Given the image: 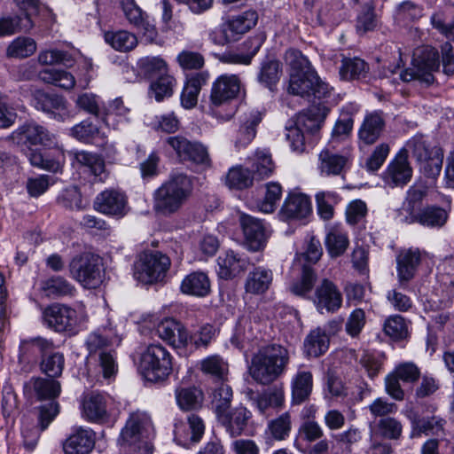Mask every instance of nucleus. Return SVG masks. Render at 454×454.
Returning a JSON list of instances; mask_svg holds the SVG:
<instances>
[{
	"label": "nucleus",
	"instance_id": "49",
	"mask_svg": "<svg viewBox=\"0 0 454 454\" xmlns=\"http://www.w3.org/2000/svg\"><path fill=\"white\" fill-rule=\"evenodd\" d=\"M97 363L98 372L100 373L104 379H114L118 372V364L116 357L112 350L100 351L94 358H90Z\"/></svg>",
	"mask_w": 454,
	"mask_h": 454
},
{
	"label": "nucleus",
	"instance_id": "17",
	"mask_svg": "<svg viewBox=\"0 0 454 454\" xmlns=\"http://www.w3.org/2000/svg\"><path fill=\"white\" fill-rule=\"evenodd\" d=\"M411 176L412 168L407 160V155L400 153L383 173V181L390 187L403 186L410 182Z\"/></svg>",
	"mask_w": 454,
	"mask_h": 454
},
{
	"label": "nucleus",
	"instance_id": "44",
	"mask_svg": "<svg viewBox=\"0 0 454 454\" xmlns=\"http://www.w3.org/2000/svg\"><path fill=\"white\" fill-rule=\"evenodd\" d=\"M105 40L114 50L121 52L129 51L137 44V36L126 30L106 32L105 34Z\"/></svg>",
	"mask_w": 454,
	"mask_h": 454
},
{
	"label": "nucleus",
	"instance_id": "48",
	"mask_svg": "<svg viewBox=\"0 0 454 454\" xmlns=\"http://www.w3.org/2000/svg\"><path fill=\"white\" fill-rule=\"evenodd\" d=\"M317 275L314 270L304 265L302 268L301 277L291 286V292L298 296L307 299L312 298L311 291L315 286Z\"/></svg>",
	"mask_w": 454,
	"mask_h": 454
},
{
	"label": "nucleus",
	"instance_id": "33",
	"mask_svg": "<svg viewBox=\"0 0 454 454\" xmlns=\"http://www.w3.org/2000/svg\"><path fill=\"white\" fill-rule=\"evenodd\" d=\"M258 21V14L254 10H247L241 13L231 16L225 24L236 40L252 29Z\"/></svg>",
	"mask_w": 454,
	"mask_h": 454
},
{
	"label": "nucleus",
	"instance_id": "43",
	"mask_svg": "<svg viewBox=\"0 0 454 454\" xmlns=\"http://www.w3.org/2000/svg\"><path fill=\"white\" fill-rule=\"evenodd\" d=\"M285 402V393L282 387H274L259 395L255 405L261 414H265L269 408H280Z\"/></svg>",
	"mask_w": 454,
	"mask_h": 454
},
{
	"label": "nucleus",
	"instance_id": "37",
	"mask_svg": "<svg viewBox=\"0 0 454 454\" xmlns=\"http://www.w3.org/2000/svg\"><path fill=\"white\" fill-rule=\"evenodd\" d=\"M25 387L33 390L40 400L55 399L61 391V386L58 380L43 378H32L26 383Z\"/></svg>",
	"mask_w": 454,
	"mask_h": 454
},
{
	"label": "nucleus",
	"instance_id": "57",
	"mask_svg": "<svg viewBox=\"0 0 454 454\" xmlns=\"http://www.w3.org/2000/svg\"><path fill=\"white\" fill-rule=\"evenodd\" d=\"M257 338L252 324L248 320H240L236 327L235 333L231 337V343L242 349L249 347Z\"/></svg>",
	"mask_w": 454,
	"mask_h": 454
},
{
	"label": "nucleus",
	"instance_id": "27",
	"mask_svg": "<svg viewBox=\"0 0 454 454\" xmlns=\"http://www.w3.org/2000/svg\"><path fill=\"white\" fill-rule=\"evenodd\" d=\"M385 121L380 113H370L365 115L359 128L358 137L366 145L374 144L383 131Z\"/></svg>",
	"mask_w": 454,
	"mask_h": 454
},
{
	"label": "nucleus",
	"instance_id": "63",
	"mask_svg": "<svg viewBox=\"0 0 454 454\" xmlns=\"http://www.w3.org/2000/svg\"><path fill=\"white\" fill-rule=\"evenodd\" d=\"M200 369L206 374L223 380L227 372V364L219 356L213 355L201 360Z\"/></svg>",
	"mask_w": 454,
	"mask_h": 454
},
{
	"label": "nucleus",
	"instance_id": "38",
	"mask_svg": "<svg viewBox=\"0 0 454 454\" xmlns=\"http://www.w3.org/2000/svg\"><path fill=\"white\" fill-rule=\"evenodd\" d=\"M74 158L79 164L95 176L96 180L103 182L107 177L105 162L99 156L82 151L76 153Z\"/></svg>",
	"mask_w": 454,
	"mask_h": 454
},
{
	"label": "nucleus",
	"instance_id": "26",
	"mask_svg": "<svg viewBox=\"0 0 454 454\" xmlns=\"http://www.w3.org/2000/svg\"><path fill=\"white\" fill-rule=\"evenodd\" d=\"M180 291L184 294L205 297L210 292V280L203 271L191 272L183 278Z\"/></svg>",
	"mask_w": 454,
	"mask_h": 454
},
{
	"label": "nucleus",
	"instance_id": "28",
	"mask_svg": "<svg viewBox=\"0 0 454 454\" xmlns=\"http://www.w3.org/2000/svg\"><path fill=\"white\" fill-rule=\"evenodd\" d=\"M313 387L310 371L300 368L291 380L292 401L300 404L309 398Z\"/></svg>",
	"mask_w": 454,
	"mask_h": 454
},
{
	"label": "nucleus",
	"instance_id": "29",
	"mask_svg": "<svg viewBox=\"0 0 454 454\" xmlns=\"http://www.w3.org/2000/svg\"><path fill=\"white\" fill-rule=\"evenodd\" d=\"M262 119V113L258 110H250L244 114L236 139V146L245 147L252 142L256 135V127Z\"/></svg>",
	"mask_w": 454,
	"mask_h": 454
},
{
	"label": "nucleus",
	"instance_id": "3",
	"mask_svg": "<svg viewBox=\"0 0 454 454\" xmlns=\"http://www.w3.org/2000/svg\"><path fill=\"white\" fill-rule=\"evenodd\" d=\"M395 69H388L390 76L386 73L385 78L387 82H396L401 80L404 82H409L414 80H419L427 84L434 82L433 73L439 68L437 51L433 48H424L418 50L414 53L412 59V67L401 71L395 77Z\"/></svg>",
	"mask_w": 454,
	"mask_h": 454
},
{
	"label": "nucleus",
	"instance_id": "53",
	"mask_svg": "<svg viewBox=\"0 0 454 454\" xmlns=\"http://www.w3.org/2000/svg\"><path fill=\"white\" fill-rule=\"evenodd\" d=\"M385 356L380 352L364 351L359 364L370 379H374L382 370Z\"/></svg>",
	"mask_w": 454,
	"mask_h": 454
},
{
	"label": "nucleus",
	"instance_id": "45",
	"mask_svg": "<svg viewBox=\"0 0 454 454\" xmlns=\"http://www.w3.org/2000/svg\"><path fill=\"white\" fill-rule=\"evenodd\" d=\"M315 70H307L300 73H291L288 92L301 97L310 95L312 88V74Z\"/></svg>",
	"mask_w": 454,
	"mask_h": 454
},
{
	"label": "nucleus",
	"instance_id": "32",
	"mask_svg": "<svg viewBox=\"0 0 454 454\" xmlns=\"http://www.w3.org/2000/svg\"><path fill=\"white\" fill-rule=\"evenodd\" d=\"M330 338L322 327L309 332L304 340V353L307 356L317 357L325 354L329 348Z\"/></svg>",
	"mask_w": 454,
	"mask_h": 454
},
{
	"label": "nucleus",
	"instance_id": "6",
	"mask_svg": "<svg viewBox=\"0 0 454 454\" xmlns=\"http://www.w3.org/2000/svg\"><path fill=\"white\" fill-rule=\"evenodd\" d=\"M69 271L71 277L85 288H97L103 282L102 259L91 253L73 258L69 263Z\"/></svg>",
	"mask_w": 454,
	"mask_h": 454
},
{
	"label": "nucleus",
	"instance_id": "9",
	"mask_svg": "<svg viewBox=\"0 0 454 454\" xmlns=\"http://www.w3.org/2000/svg\"><path fill=\"white\" fill-rule=\"evenodd\" d=\"M241 82L238 75L224 74L212 83L209 103L210 108L226 105L236 98L240 91Z\"/></svg>",
	"mask_w": 454,
	"mask_h": 454
},
{
	"label": "nucleus",
	"instance_id": "4",
	"mask_svg": "<svg viewBox=\"0 0 454 454\" xmlns=\"http://www.w3.org/2000/svg\"><path fill=\"white\" fill-rule=\"evenodd\" d=\"M172 356L160 344H151L141 354L138 371L152 382L166 380L172 372Z\"/></svg>",
	"mask_w": 454,
	"mask_h": 454
},
{
	"label": "nucleus",
	"instance_id": "15",
	"mask_svg": "<svg viewBox=\"0 0 454 454\" xmlns=\"http://www.w3.org/2000/svg\"><path fill=\"white\" fill-rule=\"evenodd\" d=\"M33 104L37 110L46 113L58 121H63L68 117L65 99L56 94L35 90L33 94Z\"/></svg>",
	"mask_w": 454,
	"mask_h": 454
},
{
	"label": "nucleus",
	"instance_id": "50",
	"mask_svg": "<svg viewBox=\"0 0 454 454\" xmlns=\"http://www.w3.org/2000/svg\"><path fill=\"white\" fill-rule=\"evenodd\" d=\"M282 186L277 182H270L265 184V195L262 200L257 204L258 209L265 214L274 212L282 197Z\"/></svg>",
	"mask_w": 454,
	"mask_h": 454
},
{
	"label": "nucleus",
	"instance_id": "10",
	"mask_svg": "<svg viewBox=\"0 0 454 454\" xmlns=\"http://www.w3.org/2000/svg\"><path fill=\"white\" fill-rule=\"evenodd\" d=\"M43 319L46 325L56 332L74 333L78 325L76 311L61 304H53L45 309Z\"/></svg>",
	"mask_w": 454,
	"mask_h": 454
},
{
	"label": "nucleus",
	"instance_id": "18",
	"mask_svg": "<svg viewBox=\"0 0 454 454\" xmlns=\"http://www.w3.org/2000/svg\"><path fill=\"white\" fill-rule=\"evenodd\" d=\"M95 446V434L88 427H76L63 443L66 454H88Z\"/></svg>",
	"mask_w": 454,
	"mask_h": 454
},
{
	"label": "nucleus",
	"instance_id": "42",
	"mask_svg": "<svg viewBox=\"0 0 454 454\" xmlns=\"http://www.w3.org/2000/svg\"><path fill=\"white\" fill-rule=\"evenodd\" d=\"M175 396L177 405L184 411L196 410L203 402L202 391L195 387L177 388Z\"/></svg>",
	"mask_w": 454,
	"mask_h": 454
},
{
	"label": "nucleus",
	"instance_id": "46",
	"mask_svg": "<svg viewBox=\"0 0 454 454\" xmlns=\"http://www.w3.org/2000/svg\"><path fill=\"white\" fill-rule=\"evenodd\" d=\"M254 175L241 166L231 168L226 176V185L231 189L243 190L253 184Z\"/></svg>",
	"mask_w": 454,
	"mask_h": 454
},
{
	"label": "nucleus",
	"instance_id": "35",
	"mask_svg": "<svg viewBox=\"0 0 454 454\" xmlns=\"http://www.w3.org/2000/svg\"><path fill=\"white\" fill-rule=\"evenodd\" d=\"M17 133L20 140L30 145H50L52 144V137L41 125L29 122L20 127Z\"/></svg>",
	"mask_w": 454,
	"mask_h": 454
},
{
	"label": "nucleus",
	"instance_id": "58",
	"mask_svg": "<svg viewBox=\"0 0 454 454\" xmlns=\"http://www.w3.org/2000/svg\"><path fill=\"white\" fill-rule=\"evenodd\" d=\"M65 367V356L61 352H52L44 356L41 362V369L50 378H59Z\"/></svg>",
	"mask_w": 454,
	"mask_h": 454
},
{
	"label": "nucleus",
	"instance_id": "34",
	"mask_svg": "<svg viewBox=\"0 0 454 454\" xmlns=\"http://www.w3.org/2000/svg\"><path fill=\"white\" fill-rule=\"evenodd\" d=\"M71 134L74 137L84 143H103L107 137L106 129L98 127L88 120L74 126Z\"/></svg>",
	"mask_w": 454,
	"mask_h": 454
},
{
	"label": "nucleus",
	"instance_id": "11",
	"mask_svg": "<svg viewBox=\"0 0 454 454\" xmlns=\"http://www.w3.org/2000/svg\"><path fill=\"white\" fill-rule=\"evenodd\" d=\"M311 301L320 313H334L342 305V294L333 282L325 278L316 287Z\"/></svg>",
	"mask_w": 454,
	"mask_h": 454
},
{
	"label": "nucleus",
	"instance_id": "1",
	"mask_svg": "<svg viewBox=\"0 0 454 454\" xmlns=\"http://www.w3.org/2000/svg\"><path fill=\"white\" fill-rule=\"evenodd\" d=\"M192 182L184 173H173L153 194V208L160 215L177 213L192 192Z\"/></svg>",
	"mask_w": 454,
	"mask_h": 454
},
{
	"label": "nucleus",
	"instance_id": "13",
	"mask_svg": "<svg viewBox=\"0 0 454 454\" xmlns=\"http://www.w3.org/2000/svg\"><path fill=\"white\" fill-rule=\"evenodd\" d=\"M127 197L119 190L106 189L97 195L94 208L104 215L121 217L127 213Z\"/></svg>",
	"mask_w": 454,
	"mask_h": 454
},
{
	"label": "nucleus",
	"instance_id": "19",
	"mask_svg": "<svg viewBox=\"0 0 454 454\" xmlns=\"http://www.w3.org/2000/svg\"><path fill=\"white\" fill-rule=\"evenodd\" d=\"M420 260L421 254L418 248L400 251L396 256V270L400 286H405L413 278Z\"/></svg>",
	"mask_w": 454,
	"mask_h": 454
},
{
	"label": "nucleus",
	"instance_id": "7",
	"mask_svg": "<svg viewBox=\"0 0 454 454\" xmlns=\"http://www.w3.org/2000/svg\"><path fill=\"white\" fill-rule=\"evenodd\" d=\"M170 267V259L160 252H145L135 264V278L142 283L153 284L162 280Z\"/></svg>",
	"mask_w": 454,
	"mask_h": 454
},
{
	"label": "nucleus",
	"instance_id": "21",
	"mask_svg": "<svg viewBox=\"0 0 454 454\" xmlns=\"http://www.w3.org/2000/svg\"><path fill=\"white\" fill-rule=\"evenodd\" d=\"M217 265L219 277L231 279L246 270L248 261L233 250H227L218 256Z\"/></svg>",
	"mask_w": 454,
	"mask_h": 454
},
{
	"label": "nucleus",
	"instance_id": "20",
	"mask_svg": "<svg viewBox=\"0 0 454 454\" xmlns=\"http://www.w3.org/2000/svg\"><path fill=\"white\" fill-rule=\"evenodd\" d=\"M250 416V411L243 406L236 407L231 411L228 409L216 415L219 422L231 437L239 436L243 433Z\"/></svg>",
	"mask_w": 454,
	"mask_h": 454
},
{
	"label": "nucleus",
	"instance_id": "54",
	"mask_svg": "<svg viewBox=\"0 0 454 454\" xmlns=\"http://www.w3.org/2000/svg\"><path fill=\"white\" fill-rule=\"evenodd\" d=\"M448 219V213L439 207H427L419 212V223L425 227H442Z\"/></svg>",
	"mask_w": 454,
	"mask_h": 454
},
{
	"label": "nucleus",
	"instance_id": "8",
	"mask_svg": "<svg viewBox=\"0 0 454 454\" xmlns=\"http://www.w3.org/2000/svg\"><path fill=\"white\" fill-rule=\"evenodd\" d=\"M404 150L417 160L427 176H439L442 166V153L439 148H429L422 137H414L407 142Z\"/></svg>",
	"mask_w": 454,
	"mask_h": 454
},
{
	"label": "nucleus",
	"instance_id": "36",
	"mask_svg": "<svg viewBox=\"0 0 454 454\" xmlns=\"http://www.w3.org/2000/svg\"><path fill=\"white\" fill-rule=\"evenodd\" d=\"M317 211L324 221L331 220L334 215V207L340 200V195L334 191H319L315 194Z\"/></svg>",
	"mask_w": 454,
	"mask_h": 454
},
{
	"label": "nucleus",
	"instance_id": "5",
	"mask_svg": "<svg viewBox=\"0 0 454 454\" xmlns=\"http://www.w3.org/2000/svg\"><path fill=\"white\" fill-rule=\"evenodd\" d=\"M153 433L150 416L141 411L131 412L122 428L119 442L121 445L135 446L139 451L152 453L148 439Z\"/></svg>",
	"mask_w": 454,
	"mask_h": 454
},
{
	"label": "nucleus",
	"instance_id": "41",
	"mask_svg": "<svg viewBox=\"0 0 454 454\" xmlns=\"http://www.w3.org/2000/svg\"><path fill=\"white\" fill-rule=\"evenodd\" d=\"M39 78L64 90H71L75 85L74 76L63 69L45 68L39 72Z\"/></svg>",
	"mask_w": 454,
	"mask_h": 454
},
{
	"label": "nucleus",
	"instance_id": "25",
	"mask_svg": "<svg viewBox=\"0 0 454 454\" xmlns=\"http://www.w3.org/2000/svg\"><path fill=\"white\" fill-rule=\"evenodd\" d=\"M273 282V272L270 269L257 266L251 270L245 282V290L252 294L266 293Z\"/></svg>",
	"mask_w": 454,
	"mask_h": 454
},
{
	"label": "nucleus",
	"instance_id": "16",
	"mask_svg": "<svg viewBox=\"0 0 454 454\" xmlns=\"http://www.w3.org/2000/svg\"><path fill=\"white\" fill-rule=\"evenodd\" d=\"M312 214L311 200L303 193H290L285 199L279 215L283 220H302Z\"/></svg>",
	"mask_w": 454,
	"mask_h": 454
},
{
	"label": "nucleus",
	"instance_id": "61",
	"mask_svg": "<svg viewBox=\"0 0 454 454\" xmlns=\"http://www.w3.org/2000/svg\"><path fill=\"white\" fill-rule=\"evenodd\" d=\"M411 423L413 429L419 433H423L427 435H439L443 432L445 420L437 416H433L431 418H424L421 419H411Z\"/></svg>",
	"mask_w": 454,
	"mask_h": 454
},
{
	"label": "nucleus",
	"instance_id": "23",
	"mask_svg": "<svg viewBox=\"0 0 454 454\" xmlns=\"http://www.w3.org/2000/svg\"><path fill=\"white\" fill-rule=\"evenodd\" d=\"M121 341V338L111 328L91 333L86 340L90 358L96 357L100 351H107V348L120 345Z\"/></svg>",
	"mask_w": 454,
	"mask_h": 454
},
{
	"label": "nucleus",
	"instance_id": "51",
	"mask_svg": "<svg viewBox=\"0 0 454 454\" xmlns=\"http://www.w3.org/2000/svg\"><path fill=\"white\" fill-rule=\"evenodd\" d=\"M367 64L359 58H345L340 67V75L343 80L360 79L367 72Z\"/></svg>",
	"mask_w": 454,
	"mask_h": 454
},
{
	"label": "nucleus",
	"instance_id": "12",
	"mask_svg": "<svg viewBox=\"0 0 454 454\" xmlns=\"http://www.w3.org/2000/svg\"><path fill=\"white\" fill-rule=\"evenodd\" d=\"M239 224L247 248L254 252L262 250L268 239L263 223L249 215L240 214Z\"/></svg>",
	"mask_w": 454,
	"mask_h": 454
},
{
	"label": "nucleus",
	"instance_id": "52",
	"mask_svg": "<svg viewBox=\"0 0 454 454\" xmlns=\"http://www.w3.org/2000/svg\"><path fill=\"white\" fill-rule=\"evenodd\" d=\"M29 161L35 167L57 173L61 170L65 157L60 150H57V155L54 159L45 158L42 153L33 151L29 154Z\"/></svg>",
	"mask_w": 454,
	"mask_h": 454
},
{
	"label": "nucleus",
	"instance_id": "59",
	"mask_svg": "<svg viewBox=\"0 0 454 454\" xmlns=\"http://www.w3.org/2000/svg\"><path fill=\"white\" fill-rule=\"evenodd\" d=\"M141 72L148 77H159L168 73V67L164 59L159 57H145L138 61Z\"/></svg>",
	"mask_w": 454,
	"mask_h": 454
},
{
	"label": "nucleus",
	"instance_id": "64",
	"mask_svg": "<svg viewBox=\"0 0 454 454\" xmlns=\"http://www.w3.org/2000/svg\"><path fill=\"white\" fill-rule=\"evenodd\" d=\"M377 429L380 436L390 440H397L402 435L403 426L396 419L386 417L378 421Z\"/></svg>",
	"mask_w": 454,
	"mask_h": 454
},
{
	"label": "nucleus",
	"instance_id": "39",
	"mask_svg": "<svg viewBox=\"0 0 454 454\" xmlns=\"http://www.w3.org/2000/svg\"><path fill=\"white\" fill-rule=\"evenodd\" d=\"M325 244L331 257H338L345 253L349 241L345 231L338 227H332L328 230Z\"/></svg>",
	"mask_w": 454,
	"mask_h": 454
},
{
	"label": "nucleus",
	"instance_id": "62",
	"mask_svg": "<svg viewBox=\"0 0 454 454\" xmlns=\"http://www.w3.org/2000/svg\"><path fill=\"white\" fill-rule=\"evenodd\" d=\"M281 73V63L278 60L267 61L262 66L259 81L271 90L278 82Z\"/></svg>",
	"mask_w": 454,
	"mask_h": 454
},
{
	"label": "nucleus",
	"instance_id": "60",
	"mask_svg": "<svg viewBox=\"0 0 454 454\" xmlns=\"http://www.w3.org/2000/svg\"><path fill=\"white\" fill-rule=\"evenodd\" d=\"M275 168L271 155L267 150H258L255 153L253 173L259 178L269 177Z\"/></svg>",
	"mask_w": 454,
	"mask_h": 454
},
{
	"label": "nucleus",
	"instance_id": "14",
	"mask_svg": "<svg viewBox=\"0 0 454 454\" xmlns=\"http://www.w3.org/2000/svg\"><path fill=\"white\" fill-rule=\"evenodd\" d=\"M156 333L159 338L175 348H185L190 340L185 326L172 317L161 320L156 327Z\"/></svg>",
	"mask_w": 454,
	"mask_h": 454
},
{
	"label": "nucleus",
	"instance_id": "2",
	"mask_svg": "<svg viewBox=\"0 0 454 454\" xmlns=\"http://www.w3.org/2000/svg\"><path fill=\"white\" fill-rule=\"evenodd\" d=\"M289 351L278 344L261 348L252 357L249 372L258 383L268 385L278 379L289 364Z\"/></svg>",
	"mask_w": 454,
	"mask_h": 454
},
{
	"label": "nucleus",
	"instance_id": "30",
	"mask_svg": "<svg viewBox=\"0 0 454 454\" xmlns=\"http://www.w3.org/2000/svg\"><path fill=\"white\" fill-rule=\"evenodd\" d=\"M129 113V109L124 106L122 99L117 98L105 108L102 121L106 129H119L121 125L128 122Z\"/></svg>",
	"mask_w": 454,
	"mask_h": 454
},
{
	"label": "nucleus",
	"instance_id": "40",
	"mask_svg": "<svg viewBox=\"0 0 454 454\" xmlns=\"http://www.w3.org/2000/svg\"><path fill=\"white\" fill-rule=\"evenodd\" d=\"M176 86V78L167 73L152 81L149 89V95L152 98H154L157 102H160L173 95Z\"/></svg>",
	"mask_w": 454,
	"mask_h": 454
},
{
	"label": "nucleus",
	"instance_id": "22",
	"mask_svg": "<svg viewBox=\"0 0 454 454\" xmlns=\"http://www.w3.org/2000/svg\"><path fill=\"white\" fill-rule=\"evenodd\" d=\"M301 128L313 130L317 128V121L308 114L301 113L298 115L296 125L286 129V139L289 141L291 150L296 153H301L305 150V137Z\"/></svg>",
	"mask_w": 454,
	"mask_h": 454
},
{
	"label": "nucleus",
	"instance_id": "31",
	"mask_svg": "<svg viewBox=\"0 0 454 454\" xmlns=\"http://www.w3.org/2000/svg\"><path fill=\"white\" fill-rule=\"evenodd\" d=\"M82 416L90 421H98L107 417L106 402L103 395L90 393L82 400Z\"/></svg>",
	"mask_w": 454,
	"mask_h": 454
},
{
	"label": "nucleus",
	"instance_id": "24",
	"mask_svg": "<svg viewBox=\"0 0 454 454\" xmlns=\"http://www.w3.org/2000/svg\"><path fill=\"white\" fill-rule=\"evenodd\" d=\"M348 158L325 148L318 154L317 169L321 176H339L348 164Z\"/></svg>",
	"mask_w": 454,
	"mask_h": 454
},
{
	"label": "nucleus",
	"instance_id": "56",
	"mask_svg": "<svg viewBox=\"0 0 454 454\" xmlns=\"http://www.w3.org/2000/svg\"><path fill=\"white\" fill-rule=\"evenodd\" d=\"M36 51V43L29 37L20 36L14 39L8 46L6 54L11 58H27Z\"/></svg>",
	"mask_w": 454,
	"mask_h": 454
},
{
	"label": "nucleus",
	"instance_id": "47",
	"mask_svg": "<svg viewBox=\"0 0 454 454\" xmlns=\"http://www.w3.org/2000/svg\"><path fill=\"white\" fill-rule=\"evenodd\" d=\"M432 27L449 41H454V13L449 11L434 12L430 19Z\"/></svg>",
	"mask_w": 454,
	"mask_h": 454
},
{
	"label": "nucleus",
	"instance_id": "55",
	"mask_svg": "<svg viewBox=\"0 0 454 454\" xmlns=\"http://www.w3.org/2000/svg\"><path fill=\"white\" fill-rule=\"evenodd\" d=\"M291 428V416L288 412H285L268 423L267 432L272 439L284 441L289 436Z\"/></svg>",
	"mask_w": 454,
	"mask_h": 454
}]
</instances>
